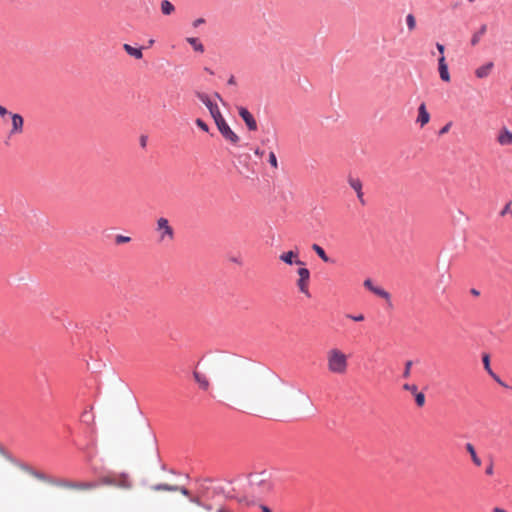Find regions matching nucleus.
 <instances>
[{
  "mask_svg": "<svg viewBox=\"0 0 512 512\" xmlns=\"http://www.w3.org/2000/svg\"><path fill=\"white\" fill-rule=\"evenodd\" d=\"M225 393L235 408L260 415H272L280 404L274 383L251 374L232 377Z\"/></svg>",
  "mask_w": 512,
  "mask_h": 512,
  "instance_id": "nucleus-1",
  "label": "nucleus"
},
{
  "mask_svg": "<svg viewBox=\"0 0 512 512\" xmlns=\"http://www.w3.org/2000/svg\"><path fill=\"white\" fill-rule=\"evenodd\" d=\"M327 371L332 375L344 376L348 372L349 356L338 347L326 352Z\"/></svg>",
  "mask_w": 512,
  "mask_h": 512,
  "instance_id": "nucleus-2",
  "label": "nucleus"
},
{
  "mask_svg": "<svg viewBox=\"0 0 512 512\" xmlns=\"http://www.w3.org/2000/svg\"><path fill=\"white\" fill-rule=\"evenodd\" d=\"M157 242L160 244H170L174 240V229L167 218L161 217L156 222L155 228Z\"/></svg>",
  "mask_w": 512,
  "mask_h": 512,
  "instance_id": "nucleus-3",
  "label": "nucleus"
},
{
  "mask_svg": "<svg viewBox=\"0 0 512 512\" xmlns=\"http://www.w3.org/2000/svg\"><path fill=\"white\" fill-rule=\"evenodd\" d=\"M298 279L296 286L298 290L307 297H310L309 284H310V271L305 267H299L297 269Z\"/></svg>",
  "mask_w": 512,
  "mask_h": 512,
  "instance_id": "nucleus-4",
  "label": "nucleus"
},
{
  "mask_svg": "<svg viewBox=\"0 0 512 512\" xmlns=\"http://www.w3.org/2000/svg\"><path fill=\"white\" fill-rule=\"evenodd\" d=\"M279 260L287 265H298L300 267L305 266V263L299 257V249L285 251L280 254Z\"/></svg>",
  "mask_w": 512,
  "mask_h": 512,
  "instance_id": "nucleus-5",
  "label": "nucleus"
},
{
  "mask_svg": "<svg viewBox=\"0 0 512 512\" xmlns=\"http://www.w3.org/2000/svg\"><path fill=\"white\" fill-rule=\"evenodd\" d=\"M221 135L233 145H238L240 138L239 136L230 128L227 122L221 123L220 126L217 127Z\"/></svg>",
  "mask_w": 512,
  "mask_h": 512,
  "instance_id": "nucleus-6",
  "label": "nucleus"
},
{
  "mask_svg": "<svg viewBox=\"0 0 512 512\" xmlns=\"http://www.w3.org/2000/svg\"><path fill=\"white\" fill-rule=\"evenodd\" d=\"M238 113L250 131L257 130V128H258L257 122H256L255 118L253 117V115L248 111V109L240 106V107H238Z\"/></svg>",
  "mask_w": 512,
  "mask_h": 512,
  "instance_id": "nucleus-7",
  "label": "nucleus"
},
{
  "mask_svg": "<svg viewBox=\"0 0 512 512\" xmlns=\"http://www.w3.org/2000/svg\"><path fill=\"white\" fill-rule=\"evenodd\" d=\"M10 118H11V125H12V128L10 130V135L21 134L23 132V125H24L23 117L20 114L13 113V114H10Z\"/></svg>",
  "mask_w": 512,
  "mask_h": 512,
  "instance_id": "nucleus-8",
  "label": "nucleus"
},
{
  "mask_svg": "<svg viewBox=\"0 0 512 512\" xmlns=\"http://www.w3.org/2000/svg\"><path fill=\"white\" fill-rule=\"evenodd\" d=\"M496 140L500 146L512 145V132L508 128L502 127L497 134Z\"/></svg>",
  "mask_w": 512,
  "mask_h": 512,
  "instance_id": "nucleus-9",
  "label": "nucleus"
},
{
  "mask_svg": "<svg viewBox=\"0 0 512 512\" xmlns=\"http://www.w3.org/2000/svg\"><path fill=\"white\" fill-rule=\"evenodd\" d=\"M193 378L201 390L209 391L211 386L210 380L204 373L195 370L193 372Z\"/></svg>",
  "mask_w": 512,
  "mask_h": 512,
  "instance_id": "nucleus-10",
  "label": "nucleus"
},
{
  "mask_svg": "<svg viewBox=\"0 0 512 512\" xmlns=\"http://www.w3.org/2000/svg\"><path fill=\"white\" fill-rule=\"evenodd\" d=\"M430 121V114L427 111L425 103H421L418 107V116L416 119V123L420 125V127H424Z\"/></svg>",
  "mask_w": 512,
  "mask_h": 512,
  "instance_id": "nucleus-11",
  "label": "nucleus"
},
{
  "mask_svg": "<svg viewBox=\"0 0 512 512\" xmlns=\"http://www.w3.org/2000/svg\"><path fill=\"white\" fill-rule=\"evenodd\" d=\"M348 183L350 185V187L356 192L357 194V198L359 199V201L364 204V198H363V192H362V182L359 178H355V177H349L348 178Z\"/></svg>",
  "mask_w": 512,
  "mask_h": 512,
  "instance_id": "nucleus-12",
  "label": "nucleus"
},
{
  "mask_svg": "<svg viewBox=\"0 0 512 512\" xmlns=\"http://www.w3.org/2000/svg\"><path fill=\"white\" fill-rule=\"evenodd\" d=\"M438 70H439L440 78L445 82H449L450 74H449L448 65L445 61L444 56H440V58L438 59Z\"/></svg>",
  "mask_w": 512,
  "mask_h": 512,
  "instance_id": "nucleus-13",
  "label": "nucleus"
},
{
  "mask_svg": "<svg viewBox=\"0 0 512 512\" xmlns=\"http://www.w3.org/2000/svg\"><path fill=\"white\" fill-rule=\"evenodd\" d=\"M96 485L91 482H66L63 484V487L69 489H78V490H90L94 488Z\"/></svg>",
  "mask_w": 512,
  "mask_h": 512,
  "instance_id": "nucleus-14",
  "label": "nucleus"
},
{
  "mask_svg": "<svg viewBox=\"0 0 512 512\" xmlns=\"http://www.w3.org/2000/svg\"><path fill=\"white\" fill-rule=\"evenodd\" d=\"M198 99L208 108L210 114L212 115L215 110H217L219 107L217 104L213 103L209 96L205 93H197Z\"/></svg>",
  "mask_w": 512,
  "mask_h": 512,
  "instance_id": "nucleus-15",
  "label": "nucleus"
},
{
  "mask_svg": "<svg viewBox=\"0 0 512 512\" xmlns=\"http://www.w3.org/2000/svg\"><path fill=\"white\" fill-rule=\"evenodd\" d=\"M493 62H488L486 63L485 65H482L480 67H478L476 70H475V75L477 78L479 79H483V78H486L489 76L491 70L493 69Z\"/></svg>",
  "mask_w": 512,
  "mask_h": 512,
  "instance_id": "nucleus-16",
  "label": "nucleus"
},
{
  "mask_svg": "<svg viewBox=\"0 0 512 512\" xmlns=\"http://www.w3.org/2000/svg\"><path fill=\"white\" fill-rule=\"evenodd\" d=\"M160 9L163 15L169 16L175 12V6L169 0H162Z\"/></svg>",
  "mask_w": 512,
  "mask_h": 512,
  "instance_id": "nucleus-17",
  "label": "nucleus"
},
{
  "mask_svg": "<svg viewBox=\"0 0 512 512\" xmlns=\"http://www.w3.org/2000/svg\"><path fill=\"white\" fill-rule=\"evenodd\" d=\"M123 49L127 54L134 57L135 59H141L143 57V53L140 48H135L129 44H124Z\"/></svg>",
  "mask_w": 512,
  "mask_h": 512,
  "instance_id": "nucleus-18",
  "label": "nucleus"
},
{
  "mask_svg": "<svg viewBox=\"0 0 512 512\" xmlns=\"http://www.w3.org/2000/svg\"><path fill=\"white\" fill-rule=\"evenodd\" d=\"M465 448L467 452L470 454L472 462L477 466H481V459L477 456L476 450L471 443H466Z\"/></svg>",
  "mask_w": 512,
  "mask_h": 512,
  "instance_id": "nucleus-19",
  "label": "nucleus"
},
{
  "mask_svg": "<svg viewBox=\"0 0 512 512\" xmlns=\"http://www.w3.org/2000/svg\"><path fill=\"white\" fill-rule=\"evenodd\" d=\"M251 484L253 486H257V487L263 486V491H269L272 488V485L270 482H268L266 479L259 477V476L255 477V479H253L251 481Z\"/></svg>",
  "mask_w": 512,
  "mask_h": 512,
  "instance_id": "nucleus-20",
  "label": "nucleus"
},
{
  "mask_svg": "<svg viewBox=\"0 0 512 512\" xmlns=\"http://www.w3.org/2000/svg\"><path fill=\"white\" fill-rule=\"evenodd\" d=\"M482 361H483L484 368L488 372V374L491 375L498 383L503 384L500 381V379L492 371V369L490 367V358H489L488 354L483 355Z\"/></svg>",
  "mask_w": 512,
  "mask_h": 512,
  "instance_id": "nucleus-21",
  "label": "nucleus"
},
{
  "mask_svg": "<svg viewBox=\"0 0 512 512\" xmlns=\"http://www.w3.org/2000/svg\"><path fill=\"white\" fill-rule=\"evenodd\" d=\"M186 41L194 48L195 51L200 53L204 52V46L197 38L188 37Z\"/></svg>",
  "mask_w": 512,
  "mask_h": 512,
  "instance_id": "nucleus-22",
  "label": "nucleus"
},
{
  "mask_svg": "<svg viewBox=\"0 0 512 512\" xmlns=\"http://www.w3.org/2000/svg\"><path fill=\"white\" fill-rule=\"evenodd\" d=\"M155 491H177L178 486L176 485H168V484H158L152 487Z\"/></svg>",
  "mask_w": 512,
  "mask_h": 512,
  "instance_id": "nucleus-23",
  "label": "nucleus"
},
{
  "mask_svg": "<svg viewBox=\"0 0 512 512\" xmlns=\"http://www.w3.org/2000/svg\"><path fill=\"white\" fill-rule=\"evenodd\" d=\"M486 32V25H482L477 33H475L471 38V44L475 46L480 38L485 34Z\"/></svg>",
  "mask_w": 512,
  "mask_h": 512,
  "instance_id": "nucleus-24",
  "label": "nucleus"
},
{
  "mask_svg": "<svg viewBox=\"0 0 512 512\" xmlns=\"http://www.w3.org/2000/svg\"><path fill=\"white\" fill-rule=\"evenodd\" d=\"M312 249L315 251V253L324 261V262H328L329 261V257L327 256L326 252L324 251V249L322 247H320L319 245L317 244H314L312 246Z\"/></svg>",
  "mask_w": 512,
  "mask_h": 512,
  "instance_id": "nucleus-25",
  "label": "nucleus"
},
{
  "mask_svg": "<svg viewBox=\"0 0 512 512\" xmlns=\"http://www.w3.org/2000/svg\"><path fill=\"white\" fill-rule=\"evenodd\" d=\"M372 293H374L375 295H377L385 300L390 299V294L381 287L376 286L375 289H373Z\"/></svg>",
  "mask_w": 512,
  "mask_h": 512,
  "instance_id": "nucleus-26",
  "label": "nucleus"
},
{
  "mask_svg": "<svg viewBox=\"0 0 512 512\" xmlns=\"http://www.w3.org/2000/svg\"><path fill=\"white\" fill-rule=\"evenodd\" d=\"M406 24L409 31H413L416 28V18L413 14H408L406 16Z\"/></svg>",
  "mask_w": 512,
  "mask_h": 512,
  "instance_id": "nucleus-27",
  "label": "nucleus"
},
{
  "mask_svg": "<svg viewBox=\"0 0 512 512\" xmlns=\"http://www.w3.org/2000/svg\"><path fill=\"white\" fill-rule=\"evenodd\" d=\"M211 116L214 119L215 124H216L217 127L220 126L221 123L226 122L225 119L223 118L219 108L217 110H215L214 113Z\"/></svg>",
  "mask_w": 512,
  "mask_h": 512,
  "instance_id": "nucleus-28",
  "label": "nucleus"
},
{
  "mask_svg": "<svg viewBox=\"0 0 512 512\" xmlns=\"http://www.w3.org/2000/svg\"><path fill=\"white\" fill-rule=\"evenodd\" d=\"M415 396V402L417 406L423 407L425 405V395L422 392H416L413 394Z\"/></svg>",
  "mask_w": 512,
  "mask_h": 512,
  "instance_id": "nucleus-29",
  "label": "nucleus"
},
{
  "mask_svg": "<svg viewBox=\"0 0 512 512\" xmlns=\"http://www.w3.org/2000/svg\"><path fill=\"white\" fill-rule=\"evenodd\" d=\"M346 318L355 322H362L365 320V316L362 313H359L357 315L346 314Z\"/></svg>",
  "mask_w": 512,
  "mask_h": 512,
  "instance_id": "nucleus-30",
  "label": "nucleus"
},
{
  "mask_svg": "<svg viewBox=\"0 0 512 512\" xmlns=\"http://www.w3.org/2000/svg\"><path fill=\"white\" fill-rule=\"evenodd\" d=\"M268 161L270 163V165L274 168V169H277L278 168V161H277V157L275 155V153L273 151H271L269 153V158H268Z\"/></svg>",
  "mask_w": 512,
  "mask_h": 512,
  "instance_id": "nucleus-31",
  "label": "nucleus"
},
{
  "mask_svg": "<svg viewBox=\"0 0 512 512\" xmlns=\"http://www.w3.org/2000/svg\"><path fill=\"white\" fill-rule=\"evenodd\" d=\"M412 361H406L405 363V368H404V372H403V377L404 378H409L410 377V371H411V367H412Z\"/></svg>",
  "mask_w": 512,
  "mask_h": 512,
  "instance_id": "nucleus-32",
  "label": "nucleus"
},
{
  "mask_svg": "<svg viewBox=\"0 0 512 512\" xmlns=\"http://www.w3.org/2000/svg\"><path fill=\"white\" fill-rule=\"evenodd\" d=\"M130 240H131L130 237L124 236V235H117L116 238H115V242L117 244L128 243V242H130Z\"/></svg>",
  "mask_w": 512,
  "mask_h": 512,
  "instance_id": "nucleus-33",
  "label": "nucleus"
},
{
  "mask_svg": "<svg viewBox=\"0 0 512 512\" xmlns=\"http://www.w3.org/2000/svg\"><path fill=\"white\" fill-rule=\"evenodd\" d=\"M195 123L204 132H208L209 131L208 125L203 120H201L200 118L196 119Z\"/></svg>",
  "mask_w": 512,
  "mask_h": 512,
  "instance_id": "nucleus-34",
  "label": "nucleus"
},
{
  "mask_svg": "<svg viewBox=\"0 0 512 512\" xmlns=\"http://www.w3.org/2000/svg\"><path fill=\"white\" fill-rule=\"evenodd\" d=\"M403 389L411 392L412 394H415L418 391L417 386L414 384H404Z\"/></svg>",
  "mask_w": 512,
  "mask_h": 512,
  "instance_id": "nucleus-35",
  "label": "nucleus"
},
{
  "mask_svg": "<svg viewBox=\"0 0 512 512\" xmlns=\"http://www.w3.org/2000/svg\"><path fill=\"white\" fill-rule=\"evenodd\" d=\"M82 418L87 423H92L94 421V416L92 414H90L88 411H85L82 414Z\"/></svg>",
  "mask_w": 512,
  "mask_h": 512,
  "instance_id": "nucleus-36",
  "label": "nucleus"
},
{
  "mask_svg": "<svg viewBox=\"0 0 512 512\" xmlns=\"http://www.w3.org/2000/svg\"><path fill=\"white\" fill-rule=\"evenodd\" d=\"M364 287L369 289L371 292H373V289H375V285L373 284L371 279H366L363 283Z\"/></svg>",
  "mask_w": 512,
  "mask_h": 512,
  "instance_id": "nucleus-37",
  "label": "nucleus"
},
{
  "mask_svg": "<svg viewBox=\"0 0 512 512\" xmlns=\"http://www.w3.org/2000/svg\"><path fill=\"white\" fill-rule=\"evenodd\" d=\"M10 114L11 113L8 112V110L4 106L0 105V116L1 117L10 116Z\"/></svg>",
  "mask_w": 512,
  "mask_h": 512,
  "instance_id": "nucleus-38",
  "label": "nucleus"
},
{
  "mask_svg": "<svg viewBox=\"0 0 512 512\" xmlns=\"http://www.w3.org/2000/svg\"><path fill=\"white\" fill-rule=\"evenodd\" d=\"M436 48L439 51L440 55L444 56V51H445L444 45H442L440 43H436Z\"/></svg>",
  "mask_w": 512,
  "mask_h": 512,
  "instance_id": "nucleus-39",
  "label": "nucleus"
},
{
  "mask_svg": "<svg viewBox=\"0 0 512 512\" xmlns=\"http://www.w3.org/2000/svg\"><path fill=\"white\" fill-rule=\"evenodd\" d=\"M204 23H205V19H203V18H198V19H196V20L193 22V26H194V27H198V26H200V25H202V24H204Z\"/></svg>",
  "mask_w": 512,
  "mask_h": 512,
  "instance_id": "nucleus-40",
  "label": "nucleus"
},
{
  "mask_svg": "<svg viewBox=\"0 0 512 512\" xmlns=\"http://www.w3.org/2000/svg\"><path fill=\"white\" fill-rule=\"evenodd\" d=\"M254 154H255L256 156H258V157H260V158H261V157H263V155H264V151H263V150H261L260 148H256V149L254 150Z\"/></svg>",
  "mask_w": 512,
  "mask_h": 512,
  "instance_id": "nucleus-41",
  "label": "nucleus"
},
{
  "mask_svg": "<svg viewBox=\"0 0 512 512\" xmlns=\"http://www.w3.org/2000/svg\"><path fill=\"white\" fill-rule=\"evenodd\" d=\"M494 472V469H493V464L490 463L489 466L486 468V474L487 475H492Z\"/></svg>",
  "mask_w": 512,
  "mask_h": 512,
  "instance_id": "nucleus-42",
  "label": "nucleus"
},
{
  "mask_svg": "<svg viewBox=\"0 0 512 512\" xmlns=\"http://www.w3.org/2000/svg\"><path fill=\"white\" fill-rule=\"evenodd\" d=\"M177 491L181 492L185 496H189V491L185 487H179L178 486V490Z\"/></svg>",
  "mask_w": 512,
  "mask_h": 512,
  "instance_id": "nucleus-43",
  "label": "nucleus"
},
{
  "mask_svg": "<svg viewBox=\"0 0 512 512\" xmlns=\"http://www.w3.org/2000/svg\"><path fill=\"white\" fill-rule=\"evenodd\" d=\"M229 85H236V79L233 75H231L227 81Z\"/></svg>",
  "mask_w": 512,
  "mask_h": 512,
  "instance_id": "nucleus-44",
  "label": "nucleus"
},
{
  "mask_svg": "<svg viewBox=\"0 0 512 512\" xmlns=\"http://www.w3.org/2000/svg\"><path fill=\"white\" fill-rule=\"evenodd\" d=\"M511 210H510V204L508 203L504 209L501 211V215H505L506 213H509Z\"/></svg>",
  "mask_w": 512,
  "mask_h": 512,
  "instance_id": "nucleus-45",
  "label": "nucleus"
},
{
  "mask_svg": "<svg viewBox=\"0 0 512 512\" xmlns=\"http://www.w3.org/2000/svg\"><path fill=\"white\" fill-rule=\"evenodd\" d=\"M450 128V124H446L441 130H440V134H444L446 132H448Z\"/></svg>",
  "mask_w": 512,
  "mask_h": 512,
  "instance_id": "nucleus-46",
  "label": "nucleus"
},
{
  "mask_svg": "<svg viewBox=\"0 0 512 512\" xmlns=\"http://www.w3.org/2000/svg\"><path fill=\"white\" fill-rule=\"evenodd\" d=\"M470 292H471V294H472L473 296H476V297L480 295V292H479L478 290L474 289V288H473V289H471V291H470Z\"/></svg>",
  "mask_w": 512,
  "mask_h": 512,
  "instance_id": "nucleus-47",
  "label": "nucleus"
},
{
  "mask_svg": "<svg viewBox=\"0 0 512 512\" xmlns=\"http://www.w3.org/2000/svg\"><path fill=\"white\" fill-rule=\"evenodd\" d=\"M190 501H191V502H193V503H196V504L200 505L199 498H197V497H192V498H190Z\"/></svg>",
  "mask_w": 512,
  "mask_h": 512,
  "instance_id": "nucleus-48",
  "label": "nucleus"
},
{
  "mask_svg": "<svg viewBox=\"0 0 512 512\" xmlns=\"http://www.w3.org/2000/svg\"><path fill=\"white\" fill-rule=\"evenodd\" d=\"M493 512H508V511H506V510H505V509H503V508L495 507V508L493 509Z\"/></svg>",
  "mask_w": 512,
  "mask_h": 512,
  "instance_id": "nucleus-49",
  "label": "nucleus"
},
{
  "mask_svg": "<svg viewBox=\"0 0 512 512\" xmlns=\"http://www.w3.org/2000/svg\"><path fill=\"white\" fill-rule=\"evenodd\" d=\"M140 140H141V146L145 147L146 146V137L142 136Z\"/></svg>",
  "mask_w": 512,
  "mask_h": 512,
  "instance_id": "nucleus-50",
  "label": "nucleus"
},
{
  "mask_svg": "<svg viewBox=\"0 0 512 512\" xmlns=\"http://www.w3.org/2000/svg\"><path fill=\"white\" fill-rule=\"evenodd\" d=\"M261 510H262L263 512H271V509H270L269 507H267V506H264V505H263V506H261Z\"/></svg>",
  "mask_w": 512,
  "mask_h": 512,
  "instance_id": "nucleus-51",
  "label": "nucleus"
},
{
  "mask_svg": "<svg viewBox=\"0 0 512 512\" xmlns=\"http://www.w3.org/2000/svg\"><path fill=\"white\" fill-rule=\"evenodd\" d=\"M215 97H216V98H218L220 102H222L223 104H225V103H224V101H223V99H222V97L220 96V94L215 93Z\"/></svg>",
  "mask_w": 512,
  "mask_h": 512,
  "instance_id": "nucleus-52",
  "label": "nucleus"
},
{
  "mask_svg": "<svg viewBox=\"0 0 512 512\" xmlns=\"http://www.w3.org/2000/svg\"><path fill=\"white\" fill-rule=\"evenodd\" d=\"M148 43H149V45L151 46V45H153V44H154V40H153V39H150Z\"/></svg>",
  "mask_w": 512,
  "mask_h": 512,
  "instance_id": "nucleus-53",
  "label": "nucleus"
},
{
  "mask_svg": "<svg viewBox=\"0 0 512 512\" xmlns=\"http://www.w3.org/2000/svg\"><path fill=\"white\" fill-rule=\"evenodd\" d=\"M205 71L210 72V74H213V71H210V69L205 68Z\"/></svg>",
  "mask_w": 512,
  "mask_h": 512,
  "instance_id": "nucleus-54",
  "label": "nucleus"
},
{
  "mask_svg": "<svg viewBox=\"0 0 512 512\" xmlns=\"http://www.w3.org/2000/svg\"><path fill=\"white\" fill-rule=\"evenodd\" d=\"M205 71L210 72V74H213V71H210V69L205 68Z\"/></svg>",
  "mask_w": 512,
  "mask_h": 512,
  "instance_id": "nucleus-55",
  "label": "nucleus"
},
{
  "mask_svg": "<svg viewBox=\"0 0 512 512\" xmlns=\"http://www.w3.org/2000/svg\"><path fill=\"white\" fill-rule=\"evenodd\" d=\"M205 71L210 72V74H213V71H210V69L205 68Z\"/></svg>",
  "mask_w": 512,
  "mask_h": 512,
  "instance_id": "nucleus-56",
  "label": "nucleus"
},
{
  "mask_svg": "<svg viewBox=\"0 0 512 512\" xmlns=\"http://www.w3.org/2000/svg\"><path fill=\"white\" fill-rule=\"evenodd\" d=\"M475 0H469V2H474Z\"/></svg>",
  "mask_w": 512,
  "mask_h": 512,
  "instance_id": "nucleus-57",
  "label": "nucleus"
},
{
  "mask_svg": "<svg viewBox=\"0 0 512 512\" xmlns=\"http://www.w3.org/2000/svg\"><path fill=\"white\" fill-rule=\"evenodd\" d=\"M219 512H224V511L222 509H220Z\"/></svg>",
  "mask_w": 512,
  "mask_h": 512,
  "instance_id": "nucleus-58",
  "label": "nucleus"
},
{
  "mask_svg": "<svg viewBox=\"0 0 512 512\" xmlns=\"http://www.w3.org/2000/svg\"><path fill=\"white\" fill-rule=\"evenodd\" d=\"M509 213H510V214H511V216H512V210H511Z\"/></svg>",
  "mask_w": 512,
  "mask_h": 512,
  "instance_id": "nucleus-59",
  "label": "nucleus"
}]
</instances>
